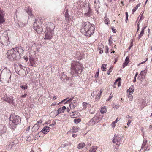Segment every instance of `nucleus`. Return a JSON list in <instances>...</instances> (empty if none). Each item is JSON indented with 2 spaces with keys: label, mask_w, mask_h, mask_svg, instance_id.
<instances>
[{
  "label": "nucleus",
  "mask_w": 152,
  "mask_h": 152,
  "mask_svg": "<svg viewBox=\"0 0 152 152\" xmlns=\"http://www.w3.org/2000/svg\"><path fill=\"white\" fill-rule=\"evenodd\" d=\"M95 27L93 24H91L88 22L83 23L80 31L84 35L90 37L94 32Z\"/></svg>",
  "instance_id": "f257e3e1"
},
{
  "label": "nucleus",
  "mask_w": 152,
  "mask_h": 152,
  "mask_svg": "<svg viewBox=\"0 0 152 152\" xmlns=\"http://www.w3.org/2000/svg\"><path fill=\"white\" fill-rule=\"evenodd\" d=\"M46 30L45 33V40H50L54 33V24L50 22H46L44 25Z\"/></svg>",
  "instance_id": "f03ea898"
},
{
  "label": "nucleus",
  "mask_w": 152,
  "mask_h": 152,
  "mask_svg": "<svg viewBox=\"0 0 152 152\" xmlns=\"http://www.w3.org/2000/svg\"><path fill=\"white\" fill-rule=\"evenodd\" d=\"M71 69L72 74L76 76L81 73L83 70V66L79 62L74 61L71 64Z\"/></svg>",
  "instance_id": "7ed1b4c3"
},
{
  "label": "nucleus",
  "mask_w": 152,
  "mask_h": 152,
  "mask_svg": "<svg viewBox=\"0 0 152 152\" xmlns=\"http://www.w3.org/2000/svg\"><path fill=\"white\" fill-rule=\"evenodd\" d=\"M9 126L10 128L14 129L16 126L20 123L21 121L20 117L14 114H11L9 118Z\"/></svg>",
  "instance_id": "20e7f679"
},
{
  "label": "nucleus",
  "mask_w": 152,
  "mask_h": 152,
  "mask_svg": "<svg viewBox=\"0 0 152 152\" xmlns=\"http://www.w3.org/2000/svg\"><path fill=\"white\" fill-rule=\"evenodd\" d=\"M19 54V52L17 48L8 50L6 53L7 58L11 61L16 60Z\"/></svg>",
  "instance_id": "39448f33"
},
{
  "label": "nucleus",
  "mask_w": 152,
  "mask_h": 152,
  "mask_svg": "<svg viewBox=\"0 0 152 152\" xmlns=\"http://www.w3.org/2000/svg\"><path fill=\"white\" fill-rule=\"evenodd\" d=\"M121 138L120 137L116 134H115L114 137H113L112 142L113 145L114 147V149L118 150L119 148L120 145Z\"/></svg>",
  "instance_id": "423d86ee"
},
{
  "label": "nucleus",
  "mask_w": 152,
  "mask_h": 152,
  "mask_svg": "<svg viewBox=\"0 0 152 152\" xmlns=\"http://www.w3.org/2000/svg\"><path fill=\"white\" fill-rule=\"evenodd\" d=\"M100 118L97 116H94L88 123L89 125L92 126L98 123L100 120Z\"/></svg>",
  "instance_id": "0eeeda50"
},
{
  "label": "nucleus",
  "mask_w": 152,
  "mask_h": 152,
  "mask_svg": "<svg viewBox=\"0 0 152 152\" xmlns=\"http://www.w3.org/2000/svg\"><path fill=\"white\" fill-rule=\"evenodd\" d=\"M43 20L41 18H37L35 20V21L34 25V27L41 26L43 23Z\"/></svg>",
  "instance_id": "6e6552de"
},
{
  "label": "nucleus",
  "mask_w": 152,
  "mask_h": 152,
  "mask_svg": "<svg viewBox=\"0 0 152 152\" xmlns=\"http://www.w3.org/2000/svg\"><path fill=\"white\" fill-rule=\"evenodd\" d=\"M64 12H65V20L66 23L68 24L69 23L70 18V15L68 13V9H66V7H65V9L64 10V11L63 12V13H64Z\"/></svg>",
  "instance_id": "1a4fd4ad"
},
{
  "label": "nucleus",
  "mask_w": 152,
  "mask_h": 152,
  "mask_svg": "<svg viewBox=\"0 0 152 152\" xmlns=\"http://www.w3.org/2000/svg\"><path fill=\"white\" fill-rule=\"evenodd\" d=\"M4 16V12L0 8V24H2L5 21Z\"/></svg>",
  "instance_id": "9d476101"
},
{
  "label": "nucleus",
  "mask_w": 152,
  "mask_h": 152,
  "mask_svg": "<svg viewBox=\"0 0 152 152\" xmlns=\"http://www.w3.org/2000/svg\"><path fill=\"white\" fill-rule=\"evenodd\" d=\"M1 99L11 104H12L13 103V99L12 97H9L6 96L5 97L2 98Z\"/></svg>",
  "instance_id": "9b49d317"
},
{
  "label": "nucleus",
  "mask_w": 152,
  "mask_h": 152,
  "mask_svg": "<svg viewBox=\"0 0 152 152\" xmlns=\"http://www.w3.org/2000/svg\"><path fill=\"white\" fill-rule=\"evenodd\" d=\"M63 112L64 111L61 109V108H60L57 110V112L53 111L52 112H51L50 113V115L51 116L53 114L56 113V114L54 115V116L53 115V116H56L57 115H58L59 114Z\"/></svg>",
  "instance_id": "f8f14e48"
},
{
  "label": "nucleus",
  "mask_w": 152,
  "mask_h": 152,
  "mask_svg": "<svg viewBox=\"0 0 152 152\" xmlns=\"http://www.w3.org/2000/svg\"><path fill=\"white\" fill-rule=\"evenodd\" d=\"M34 29L38 34H40L43 31L42 27H41V26H36L35 27H34Z\"/></svg>",
  "instance_id": "ddd939ff"
},
{
  "label": "nucleus",
  "mask_w": 152,
  "mask_h": 152,
  "mask_svg": "<svg viewBox=\"0 0 152 152\" xmlns=\"http://www.w3.org/2000/svg\"><path fill=\"white\" fill-rule=\"evenodd\" d=\"M69 105L71 109H72L77 106V104L76 101H73L72 102L69 103Z\"/></svg>",
  "instance_id": "4468645a"
},
{
  "label": "nucleus",
  "mask_w": 152,
  "mask_h": 152,
  "mask_svg": "<svg viewBox=\"0 0 152 152\" xmlns=\"http://www.w3.org/2000/svg\"><path fill=\"white\" fill-rule=\"evenodd\" d=\"M50 128L49 127L45 126L42 129L41 131L44 134H46L50 131Z\"/></svg>",
  "instance_id": "2eb2a0df"
},
{
  "label": "nucleus",
  "mask_w": 152,
  "mask_h": 152,
  "mask_svg": "<svg viewBox=\"0 0 152 152\" xmlns=\"http://www.w3.org/2000/svg\"><path fill=\"white\" fill-rule=\"evenodd\" d=\"M6 132V128L4 125H0V133H4Z\"/></svg>",
  "instance_id": "dca6fc26"
},
{
  "label": "nucleus",
  "mask_w": 152,
  "mask_h": 152,
  "mask_svg": "<svg viewBox=\"0 0 152 152\" xmlns=\"http://www.w3.org/2000/svg\"><path fill=\"white\" fill-rule=\"evenodd\" d=\"M98 49H99V53L100 54H102L104 49V47L102 45H99L98 47Z\"/></svg>",
  "instance_id": "f3484780"
},
{
  "label": "nucleus",
  "mask_w": 152,
  "mask_h": 152,
  "mask_svg": "<svg viewBox=\"0 0 152 152\" xmlns=\"http://www.w3.org/2000/svg\"><path fill=\"white\" fill-rule=\"evenodd\" d=\"M99 0H94V6L97 9L99 7Z\"/></svg>",
  "instance_id": "a211bd4d"
},
{
  "label": "nucleus",
  "mask_w": 152,
  "mask_h": 152,
  "mask_svg": "<svg viewBox=\"0 0 152 152\" xmlns=\"http://www.w3.org/2000/svg\"><path fill=\"white\" fill-rule=\"evenodd\" d=\"M39 127L37 124H35L33 126L32 129V131L34 132H36L39 129Z\"/></svg>",
  "instance_id": "6ab92c4d"
},
{
  "label": "nucleus",
  "mask_w": 152,
  "mask_h": 152,
  "mask_svg": "<svg viewBox=\"0 0 152 152\" xmlns=\"http://www.w3.org/2000/svg\"><path fill=\"white\" fill-rule=\"evenodd\" d=\"M147 140L145 139L143 140V142L142 144L141 149H142L145 148V147L147 145Z\"/></svg>",
  "instance_id": "aec40b11"
},
{
  "label": "nucleus",
  "mask_w": 152,
  "mask_h": 152,
  "mask_svg": "<svg viewBox=\"0 0 152 152\" xmlns=\"http://www.w3.org/2000/svg\"><path fill=\"white\" fill-rule=\"evenodd\" d=\"M97 147L96 146H94L91 147L89 150V152H96Z\"/></svg>",
  "instance_id": "412c9836"
},
{
  "label": "nucleus",
  "mask_w": 152,
  "mask_h": 152,
  "mask_svg": "<svg viewBox=\"0 0 152 152\" xmlns=\"http://www.w3.org/2000/svg\"><path fill=\"white\" fill-rule=\"evenodd\" d=\"M92 15V12L90 10V8L89 7V10L88 12L85 13V15L86 16L90 17Z\"/></svg>",
  "instance_id": "4be33fe9"
},
{
  "label": "nucleus",
  "mask_w": 152,
  "mask_h": 152,
  "mask_svg": "<svg viewBox=\"0 0 152 152\" xmlns=\"http://www.w3.org/2000/svg\"><path fill=\"white\" fill-rule=\"evenodd\" d=\"M85 145V144L84 143L81 142L77 146V148L79 149L82 148Z\"/></svg>",
  "instance_id": "5701e85b"
},
{
  "label": "nucleus",
  "mask_w": 152,
  "mask_h": 152,
  "mask_svg": "<svg viewBox=\"0 0 152 152\" xmlns=\"http://www.w3.org/2000/svg\"><path fill=\"white\" fill-rule=\"evenodd\" d=\"M70 116L72 118H75L77 117V115L76 114V113L75 111H72V113L70 114Z\"/></svg>",
  "instance_id": "b1692460"
},
{
  "label": "nucleus",
  "mask_w": 152,
  "mask_h": 152,
  "mask_svg": "<svg viewBox=\"0 0 152 152\" xmlns=\"http://www.w3.org/2000/svg\"><path fill=\"white\" fill-rule=\"evenodd\" d=\"M134 87L133 86H131V87H130L128 91H129V94H132L133 92L134 91Z\"/></svg>",
  "instance_id": "393cba45"
},
{
  "label": "nucleus",
  "mask_w": 152,
  "mask_h": 152,
  "mask_svg": "<svg viewBox=\"0 0 152 152\" xmlns=\"http://www.w3.org/2000/svg\"><path fill=\"white\" fill-rule=\"evenodd\" d=\"M109 20L108 18L105 15L104 18V22L105 24L108 25L109 23Z\"/></svg>",
  "instance_id": "a878e982"
},
{
  "label": "nucleus",
  "mask_w": 152,
  "mask_h": 152,
  "mask_svg": "<svg viewBox=\"0 0 152 152\" xmlns=\"http://www.w3.org/2000/svg\"><path fill=\"white\" fill-rule=\"evenodd\" d=\"M140 3L138 4L134 8H133L132 11V14H133L134 13L136 10L140 6Z\"/></svg>",
  "instance_id": "bb28decb"
},
{
  "label": "nucleus",
  "mask_w": 152,
  "mask_h": 152,
  "mask_svg": "<svg viewBox=\"0 0 152 152\" xmlns=\"http://www.w3.org/2000/svg\"><path fill=\"white\" fill-rule=\"evenodd\" d=\"M145 77V76H144V75H143L140 74L138 77L137 79L140 80L142 81L144 79Z\"/></svg>",
  "instance_id": "cd10ccee"
},
{
  "label": "nucleus",
  "mask_w": 152,
  "mask_h": 152,
  "mask_svg": "<svg viewBox=\"0 0 152 152\" xmlns=\"http://www.w3.org/2000/svg\"><path fill=\"white\" fill-rule=\"evenodd\" d=\"M79 129L78 128H76L75 127H73L72 129V131L73 133H76L77 132Z\"/></svg>",
  "instance_id": "c85d7f7f"
},
{
  "label": "nucleus",
  "mask_w": 152,
  "mask_h": 152,
  "mask_svg": "<svg viewBox=\"0 0 152 152\" xmlns=\"http://www.w3.org/2000/svg\"><path fill=\"white\" fill-rule=\"evenodd\" d=\"M100 112L101 113L103 114L106 112V107H102L101 109Z\"/></svg>",
  "instance_id": "c756f323"
},
{
  "label": "nucleus",
  "mask_w": 152,
  "mask_h": 152,
  "mask_svg": "<svg viewBox=\"0 0 152 152\" xmlns=\"http://www.w3.org/2000/svg\"><path fill=\"white\" fill-rule=\"evenodd\" d=\"M107 64H102L101 66V69L103 71H105L106 70Z\"/></svg>",
  "instance_id": "7c9ffc66"
},
{
  "label": "nucleus",
  "mask_w": 152,
  "mask_h": 152,
  "mask_svg": "<svg viewBox=\"0 0 152 152\" xmlns=\"http://www.w3.org/2000/svg\"><path fill=\"white\" fill-rule=\"evenodd\" d=\"M81 121V119L80 118H76L74 120V122L75 124H77Z\"/></svg>",
  "instance_id": "2f4dec72"
},
{
  "label": "nucleus",
  "mask_w": 152,
  "mask_h": 152,
  "mask_svg": "<svg viewBox=\"0 0 152 152\" xmlns=\"http://www.w3.org/2000/svg\"><path fill=\"white\" fill-rule=\"evenodd\" d=\"M18 25L19 27H23L25 26V24L21 22H19L18 23Z\"/></svg>",
  "instance_id": "473e14b6"
},
{
  "label": "nucleus",
  "mask_w": 152,
  "mask_h": 152,
  "mask_svg": "<svg viewBox=\"0 0 152 152\" xmlns=\"http://www.w3.org/2000/svg\"><path fill=\"white\" fill-rule=\"evenodd\" d=\"M144 33V32L141 31V32L138 35V39H140L142 36L143 35Z\"/></svg>",
  "instance_id": "72a5a7b5"
},
{
  "label": "nucleus",
  "mask_w": 152,
  "mask_h": 152,
  "mask_svg": "<svg viewBox=\"0 0 152 152\" xmlns=\"http://www.w3.org/2000/svg\"><path fill=\"white\" fill-rule=\"evenodd\" d=\"M20 87L21 88L25 90L27 89L28 86L26 84L24 86L21 85L20 86Z\"/></svg>",
  "instance_id": "f704fd0d"
},
{
  "label": "nucleus",
  "mask_w": 152,
  "mask_h": 152,
  "mask_svg": "<svg viewBox=\"0 0 152 152\" xmlns=\"http://www.w3.org/2000/svg\"><path fill=\"white\" fill-rule=\"evenodd\" d=\"M66 99H67V98H66L64 99L63 101H61V102H60L59 103H52L51 105V106H54L55 105H58V104H59L60 103H61V102H64V101H65L66 100Z\"/></svg>",
  "instance_id": "c9c22d12"
},
{
  "label": "nucleus",
  "mask_w": 152,
  "mask_h": 152,
  "mask_svg": "<svg viewBox=\"0 0 152 152\" xmlns=\"http://www.w3.org/2000/svg\"><path fill=\"white\" fill-rule=\"evenodd\" d=\"M147 70L145 69V70H144L143 71H141L140 74L141 75H144V76H145L146 75V73H147Z\"/></svg>",
  "instance_id": "e433bc0d"
},
{
  "label": "nucleus",
  "mask_w": 152,
  "mask_h": 152,
  "mask_svg": "<svg viewBox=\"0 0 152 152\" xmlns=\"http://www.w3.org/2000/svg\"><path fill=\"white\" fill-rule=\"evenodd\" d=\"M109 48L107 46H105L104 47V52L106 53H108Z\"/></svg>",
  "instance_id": "4c0bfd02"
},
{
  "label": "nucleus",
  "mask_w": 152,
  "mask_h": 152,
  "mask_svg": "<svg viewBox=\"0 0 152 152\" xmlns=\"http://www.w3.org/2000/svg\"><path fill=\"white\" fill-rule=\"evenodd\" d=\"M150 145H148V144H147V145L145 147V149H144V151L145 152L147 150H149V148L150 147Z\"/></svg>",
  "instance_id": "58836bf2"
},
{
  "label": "nucleus",
  "mask_w": 152,
  "mask_h": 152,
  "mask_svg": "<svg viewBox=\"0 0 152 152\" xmlns=\"http://www.w3.org/2000/svg\"><path fill=\"white\" fill-rule=\"evenodd\" d=\"M88 104L86 103V102H83L82 103V105L83 108L85 109L86 108V106Z\"/></svg>",
  "instance_id": "ea45409f"
},
{
  "label": "nucleus",
  "mask_w": 152,
  "mask_h": 152,
  "mask_svg": "<svg viewBox=\"0 0 152 152\" xmlns=\"http://www.w3.org/2000/svg\"><path fill=\"white\" fill-rule=\"evenodd\" d=\"M31 11H32L31 10L30 8H28V10L27 11V12L28 13L29 15H32Z\"/></svg>",
  "instance_id": "a19ab883"
},
{
  "label": "nucleus",
  "mask_w": 152,
  "mask_h": 152,
  "mask_svg": "<svg viewBox=\"0 0 152 152\" xmlns=\"http://www.w3.org/2000/svg\"><path fill=\"white\" fill-rule=\"evenodd\" d=\"M138 75V73L137 72L136 73V74L135 75L134 77V80H133V82L134 83H135L136 82V77Z\"/></svg>",
  "instance_id": "79ce46f5"
},
{
  "label": "nucleus",
  "mask_w": 152,
  "mask_h": 152,
  "mask_svg": "<svg viewBox=\"0 0 152 152\" xmlns=\"http://www.w3.org/2000/svg\"><path fill=\"white\" fill-rule=\"evenodd\" d=\"M121 80L120 78H118L115 81V82H114V84L115 86L116 85H117V83L118 81H120V80Z\"/></svg>",
  "instance_id": "37998d69"
},
{
  "label": "nucleus",
  "mask_w": 152,
  "mask_h": 152,
  "mask_svg": "<svg viewBox=\"0 0 152 152\" xmlns=\"http://www.w3.org/2000/svg\"><path fill=\"white\" fill-rule=\"evenodd\" d=\"M132 94H129V95H128V98L129 99L130 101H132L133 99V96L132 95Z\"/></svg>",
  "instance_id": "c03bdc74"
},
{
  "label": "nucleus",
  "mask_w": 152,
  "mask_h": 152,
  "mask_svg": "<svg viewBox=\"0 0 152 152\" xmlns=\"http://www.w3.org/2000/svg\"><path fill=\"white\" fill-rule=\"evenodd\" d=\"M129 61H127V62L125 61V62L123 64V68H124L127 65V64H128L129 63Z\"/></svg>",
  "instance_id": "a18cd8bd"
},
{
  "label": "nucleus",
  "mask_w": 152,
  "mask_h": 152,
  "mask_svg": "<svg viewBox=\"0 0 152 152\" xmlns=\"http://www.w3.org/2000/svg\"><path fill=\"white\" fill-rule=\"evenodd\" d=\"M132 121V119H129L128 122L127 123V125L128 126H129L130 125V123Z\"/></svg>",
  "instance_id": "49530a36"
},
{
  "label": "nucleus",
  "mask_w": 152,
  "mask_h": 152,
  "mask_svg": "<svg viewBox=\"0 0 152 152\" xmlns=\"http://www.w3.org/2000/svg\"><path fill=\"white\" fill-rule=\"evenodd\" d=\"M102 90L101 89L100 91L97 94V95L96 96L98 97H99V96H100L101 94L102 93Z\"/></svg>",
  "instance_id": "de8ad7c7"
},
{
  "label": "nucleus",
  "mask_w": 152,
  "mask_h": 152,
  "mask_svg": "<svg viewBox=\"0 0 152 152\" xmlns=\"http://www.w3.org/2000/svg\"><path fill=\"white\" fill-rule=\"evenodd\" d=\"M112 66L110 68V69H109V70L108 71V72L107 73V74L108 75H110V72H111V71H112Z\"/></svg>",
  "instance_id": "09e8293b"
},
{
  "label": "nucleus",
  "mask_w": 152,
  "mask_h": 152,
  "mask_svg": "<svg viewBox=\"0 0 152 152\" xmlns=\"http://www.w3.org/2000/svg\"><path fill=\"white\" fill-rule=\"evenodd\" d=\"M27 96V94L26 93H25L24 94L21 95L20 96V97L22 98H25L26 97V96Z\"/></svg>",
  "instance_id": "8fccbe9b"
},
{
  "label": "nucleus",
  "mask_w": 152,
  "mask_h": 152,
  "mask_svg": "<svg viewBox=\"0 0 152 152\" xmlns=\"http://www.w3.org/2000/svg\"><path fill=\"white\" fill-rule=\"evenodd\" d=\"M40 137V136L39 135V134L38 133L37 134H36L35 136V140H36L37 139L38 140V138Z\"/></svg>",
  "instance_id": "3c124183"
},
{
  "label": "nucleus",
  "mask_w": 152,
  "mask_h": 152,
  "mask_svg": "<svg viewBox=\"0 0 152 152\" xmlns=\"http://www.w3.org/2000/svg\"><path fill=\"white\" fill-rule=\"evenodd\" d=\"M115 124V123H114L113 122H112V123H111V125L113 128H114V127H115L116 126Z\"/></svg>",
  "instance_id": "603ef678"
},
{
  "label": "nucleus",
  "mask_w": 152,
  "mask_h": 152,
  "mask_svg": "<svg viewBox=\"0 0 152 152\" xmlns=\"http://www.w3.org/2000/svg\"><path fill=\"white\" fill-rule=\"evenodd\" d=\"M56 124V123L55 122H53L50 125V126H53L55 125Z\"/></svg>",
  "instance_id": "864d4df0"
},
{
  "label": "nucleus",
  "mask_w": 152,
  "mask_h": 152,
  "mask_svg": "<svg viewBox=\"0 0 152 152\" xmlns=\"http://www.w3.org/2000/svg\"><path fill=\"white\" fill-rule=\"evenodd\" d=\"M74 97H72V98H71L69 99L65 103H67V102H69L70 101H71L73 99Z\"/></svg>",
  "instance_id": "5fc2aeb1"
},
{
  "label": "nucleus",
  "mask_w": 152,
  "mask_h": 152,
  "mask_svg": "<svg viewBox=\"0 0 152 152\" xmlns=\"http://www.w3.org/2000/svg\"><path fill=\"white\" fill-rule=\"evenodd\" d=\"M23 58H24V60H25V61L26 62V61H28V58L27 56H24L23 57Z\"/></svg>",
  "instance_id": "6e6d98bb"
},
{
  "label": "nucleus",
  "mask_w": 152,
  "mask_h": 152,
  "mask_svg": "<svg viewBox=\"0 0 152 152\" xmlns=\"http://www.w3.org/2000/svg\"><path fill=\"white\" fill-rule=\"evenodd\" d=\"M42 122V119H40L39 120V121H38L37 123V124H39V123H41Z\"/></svg>",
  "instance_id": "4d7b16f0"
},
{
  "label": "nucleus",
  "mask_w": 152,
  "mask_h": 152,
  "mask_svg": "<svg viewBox=\"0 0 152 152\" xmlns=\"http://www.w3.org/2000/svg\"><path fill=\"white\" fill-rule=\"evenodd\" d=\"M60 20V18H57L54 19L55 22L58 21Z\"/></svg>",
  "instance_id": "13d9d810"
},
{
  "label": "nucleus",
  "mask_w": 152,
  "mask_h": 152,
  "mask_svg": "<svg viewBox=\"0 0 152 152\" xmlns=\"http://www.w3.org/2000/svg\"><path fill=\"white\" fill-rule=\"evenodd\" d=\"M111 29L112 30V31L114 33H116V32L115 31V29H114V27H111Z\"/></svg>",
  "instance_id": "bf43d9fd"
},
{
  "label": "nucleus",
  "mask_w": 152,
  "mask_h": 152,
  "mask_svg": "<svg viewBox=\"0 0 152 152\" xmlns=\"http://www.w3.org/2000/svg\"><path fill=\"white\" fill-rule=\"evenodd\" d=\"M30 129V126H28L26 130V132H28L29 130Z\"/></svg>",
  "instance_id": "052dcab7"
},
{
  "label": "nucleus",
  "mask_w": 152,
  "mask_h": 152,
  "mask_svg": "<svg viewBox=\"0 0 152 152\" xmlns=\"http://www.w3.org/2000/svg\"><path fill=\"white\" fill-rule=\"evenodd\" d=\"M143 18H143V17L142 15H142H141V16L140 17V20H139V22H138V23H139V22H140V20H141V19H143Z\"/></svg>",
  "instance_id": "680f3d73"
},
{
  "label": "nucleus",
  "mask_w": 152,
  "mask_h": 152,
  "mask_svg": "<svg viewBox=\"0 0 152 152\" xmlns=\"http://www.w3.org/2000/svg\"><path fill=\"white\" fill-rule=\"evenodd\" d=\"M129 57H127L125 59V61H126V62L129 61Z\"/></svg>",
  "instance_id": "e2e57ef3"
},
{
  "label": "nucleus",
  "mask_w": 152,
  "mask_h": 152,
  "mask_svg": "<svg viewBox=\"0 0 152 152\" xmlns=\"http://www.w3.org/2000/svg\"><path fill=\"white\" fill-rule=\"evenodd\" d=\"M61 108L62 110L63 111L64 110L66 109L65 106H63Z\"/></svg>",
  "instance_id": "0e129e2a"
},
{
  "label": "nucleus",
  "mask_w": 152,
  "mask_h": 152,
  "mask_svg": "<svg viewBox=\"0 0 152 152\" xmlns=\"http://www.w3.org/2000/svg\"><path fill=\"white\" fill-rule=\"evenodd\" d=\"M146 26L143 27L142 28V31L144 32V30L146 28Z\"/></svg>",
  "instance_id": "69168bd1"
},
{
  "label": "nucleus",
  "mask_w": 152,
  "mask_h": 152,
  "mask_svg": "<svg viewBox=\"0 0 152 152\" xmlns=\"http://www.w3.org/2000/svg\"><path fill=\"white\" fill-rule=\"evenodd\" d=\"M40 48H39V47H38L37 48V50L36 51H35V53H38V49H39Z\"/></svg>",
  "instance_id": "338daca9"
},
{
  "label": "nucleus",
  "mask_w": 152,
  "mask_h": 152,
  "mask_svg": "<svg viewBox=\"0 0 152 152\" xmlns=\"http://www.w3.org/2000/svg\"><path fill=\"white\" fill-rule=\"evenodd\" d=\"M118 121H119V120H118V118H117L116 119V120H115V121H113V122H114V123H115V124H116V123L117 122H118Z\"/></svg>",
  "instance_id": "774afa93"
}]
</instances>
